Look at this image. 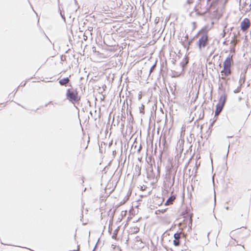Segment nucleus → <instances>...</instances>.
<instances>
[{
  "label": "nucleus",
  "mask_w": 251,
  "mask_h": 251,
  "mask_svg": "<svg viewBox=\"0 0 251 251\" xmlns=\"http://www.w3.org/2000/svg\"><path fill=\"white\" fill-rule=\"evenodd\" d=\"M138 100H140L142 99V93L141 92H140L139 94H138Z\"/></svg>",
  "instance_id": "13"
},
{
  "label": "nucleus",
  "mask_w": 251,
  "mask_h": 251,
  "mask_svg": "<svg viewBox=\"0 0 251 251\" xmlns=\"http://www.w3.org/2000/svg\"><path fill=\"white\" fill-rule=\"evenodd\" d=\"M185 237V233L182 231H177L174 234L173 244L176 247L180 245L181 239Z\"/></svg>",
  "instance_id": "5"
},
{
  "label": "nucleus",
  "mask_w": 251,
  "mask_h": 251,
  "mask_svg": "<svg viewBox=\"0 0 251 251\" xmlns=\"http://www.w3.org/2000/svg\"><path fill=\"white\" fill-rule=\"evenodd\" d=\"M144 108H145L144 105L142 104L141 106L140 107V113L143 114H144V113H145Z\"/></svg>",
  "instance_id": "11"
},
{
  "label": "nucleus",
  "mask_w": 251,
  "mask_h": 251,
  "mask_svg": "<svg viewBox=\"0 0 251 251\" xmlns=\"http://www.w3.org/2000/svg\"><path fill=\"white\" fill-rule=\"evenodd\" d=\"M189 3H191L192 1H188Z\"/></svg>",
  "instance_id": "16"
},
{
  "label": "nucleus",
  "mask_w": 251,
  "mask_h": 251,
  "mask_svg": "<svg viewBox=\"0 0 251 251\" xmlns=\"http://www.w3.org/2000/svg\"><path fill=\"white\" fill-rule=\"evenodd\" d=\"M134 229L133 232L134 233H137L139 231V228L138 227L135 226L133 228Z\"/></svg>",
  "instance_id": "12"
},
{
  "label": "nucleus",
  "mask_w": 251,
  "mask_h": 251,
  "mask_svg": "<svg viewBox=\"0 0 251 251\" xmlns=\"http://www.w3.org/2000/svg\"><path fill=\"white\" fill-rule=\"evenodd\" d=\"M176 197L175 196L173 195L171 196L169 199L166 201L165 202V205H169L171 204H172L173 203V202L176 200Z\"/></svg>",
  "instance_id": "7"
},
{
  "label": "nucleus",
  "mask_w": 251,
  "mask_h": 251,
  "mask_svg": "<svg viewBox=\"0 0 251 251\" xmlns=\"http://www.w3.org/2000/svg\"><path fill=\"white\" fill-rule=\"evenodd\" d=\"M70 81V79L68 77L64 78L62 79H60L59 81V83L61 85H64L67 84Z\"/></svg>",
  "instance_id": "8"
},
{
  "label": "nucleus",
  "mask_w": 251,
  "mask_h": 251,
  "mask_svg": "<svg viewBox=\"0 0 251 251\" xmlns=\"http://www.w3.org/2000/svg\"><path fill=\"white\" fill-rule=\"evenodd\" d=\"M251 21L248 18H245L240 24L241 29L243 31L248 30L251 26Z\"/></svg>",
  "instance_id": "6"
},
{
  "label": "nucleus",
  "mask_w": 251,
  "mask_h": 251,
  "mask_svg": "<svg viewBox=\"0 0 251 251\" xmlns=\"http://www.w3.org/2000/svg\"><path fill=\"white\" fill-rule=\"evenodd\" d=\"M232 55H229L225 60L223 64V69L219 75L218 82L219 88L222 89L224 85L228 84L231 75V66L233 65Z\"/></svg>",
  "instance_id": "1"
},
{
  "label": "nucleus",
  "mask_w": 251,
  "mask_h": 251,
  "mask_svg": "<svg viewBox=\"0 0 251 251\" xmlns=\"http://www.w3.org/2000/svg\"><path fill=\"white\" fill-rule=\"evenodd\" d=\"M112 247L113 250H116V251H121V250L119 246L112 245Z\"/></svg>",
  "instance_id": "9"
},
{
  "label": "nucleus",
  "mask_w": 251,
  "mask_h": 251,
  "mask_svg": "<svg viewBox=\"0 0 251 251\" xmlns=\"http://www.w3.org/2000/svg\"><path fill=\"white\" fill-rule=\"evenodd\" d=\"M155 67V65L153 66L151 68V70H150V72L151 73L153 70L154 69V68Z\"/></svg>",
  "instance_id": "14"
},
{
  "label": "nucleus",
  "mask_w": 251,
  "mask_h": 251,
  "mask_svg": "<svg viewBox=\"0 0 251 251\" xmlns=\"http://www.w3.org/2000/svg\"><path fill=\"white\" fill-rule=\"evenodd\" d=\"M237 43V41L235 38L230 42V44H232L234 47H235Z\"/></svg>",
  "instance_id": "10"
},
{
  "label": "nucleus",
  "mask_w": 251,
  "mask_h": 251,
  "mask_svg": "<svg viewBox=\"0 0 251 251\" xmlns=\"http://www.w3.org/2000/svg\"><path fill=\"white\" fill-rule=\"evenodd\" d=\"M227 99V95L225 94L222 95L221 96L219 102L216 105V108L215 112V116H217L219 115V114L221 113L222 111L224 106L225 104V102L226 100Z\"/></svg>",
  "instance_id": "4"
},
{
  "label": "nucleus",
  "mask_w": 251,
  "mask_h": 251,
  "mask_svg": "<svg viewBox=\"0 0 251 251\" xmlns=\"http://www.w3.org/2000/svg\"><path fill=\"white\" fill-rule=\"evenodd\" d=\"M180 75V74H176V75H174L175 77H178Z\"/></svg>",
  "instance_id": "15"
},
{
  "label": "nucleus",
  "mask_w": 251,
  "mask_h": 251,
  "mask_svg": "<svg viewBox=\"0 0 251 251\" xmlns=\"http://www.w3.org/2000/svg\"><path fill=\"white\" fill-rule=\"evenodd\" d=\"M66 95L67 99L73 103L79 101L80 100L76 89H68Z\"/></svg>",
  "instance_id": "3"
},
{
  "label": "nucleus",
  "mask_w": 251,
  "mask_h": 251,
  "mask_svg": "<svg viewBox=\"0 0 251 251\" xmlns=\"http://www.w3.org/2000/svg\"><path fill=\"white\" fill-rule=\"evenodd\" d=\"M196 36L199 38L197 45L199 49L201 50L208 44V30L206 27L201 28L197 33Z\"/></svg>",
  "instance_id": "2"
}]
</instances>
